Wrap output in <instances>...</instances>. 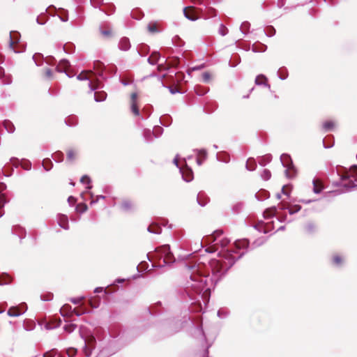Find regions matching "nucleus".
Segmentation results:
<instances>
[{
	"instance_id": "1",
	"label": "nucleus",
	"mask_w": 357,
	"mask_h": 357,
	"mask_svg": "<svg viewBox=\"0 0 357 357\" xmlns=\"http://www.w3.org/2000/svg\"><path fill=\"white\" fill-rule=\"evenodd\" d=\"M249 245V241L246 238L237 240L234 243V248L227 249L222 251L223 257L220 260H213L211 262V268L212 271V277L209 275H202L196 273H192L190 275L189 280L186 282V288L188 294L192 300H196L192 298L195 293L199 296L202 293L203 295H208L211 287L215 284L220 278L226 273V272L235 264L236 261L240 259L244 252H241L238 257L234 256L236 252V250L247 248Z\"/></svg>"
},
{
	"instance_id": "2",
	"label": "nucleus",
	"mask_w": 357,
	"mask_h": 357,
	"mask_svg": "<svg viewBox=\"0 0 357 357\" xmlns=\"http://www.w3.org/2000/svg\"><path fill=\"white\" fill-rule=\"evenodd\" d=\"M280 162L284 167L286 168L285 174L288 178H292L295 174L294 166L289 155L283 153L280 156Z\"/></svg>"
},
{
	"instance_id": "3",
	"label": "nucleus",
	"mask_w": 357,
	"mask_h": 357,
	"mask_svg": "<svg viewBox=\"0 0 357 357\" xmlns=\"http://www.w3.org/2000/svg\"><path fill=\"white\" fill-rule=\"evenodd\" d=\"M161 257L163 258V262L165 264H172L175 261V258L170 250L169 245H164L158 249Z\"/></svg>"
},
{
	"instance_id": "4",
	"label": "nucleus",
	"mask_w": 357,
	"mask_h": 357,
	"mask_svg": "<svg viewBox=\"0 0 357 357\" xmlns=\"http://www.w3.org/2000/svg\"><path fill=\"white\" fill-rule=\"evenodd\" d=\"M77 79L78 80H89V86L90 88V91L92 92L95 91L97 88L99 87V81L96 79L95 83H93V80L92 79L91 76H89L86 73L82 72L77 76Z\"/></svg>"
},
{
	"instance_id": "5",
	"label": "nucleus",
	"mask_w": 357,
	"mask_h": 357,
	"mask_svg": "<svg viewBox=\"0 0 357 357\" xmlns=\"http://www.w3.org/2000/svg\"><path fill=\"white\" fill-rule=\"evenodd\" d=\"M93 69L95 70L94 73H91L92 75L101 77L103 79H105L107 77L104 75V71L105 70V67L104 64L99 61H95L93 63Z\"/></svg>"
},
{
	"instance_id": "6",
	"label": "nucleus",
	"mask_w": 357,
	"mask_h": 357,
	"mask_svg": "<svg viewBox=\"0 0 357 357\" xmlns=\"http://www.w3.org/2000/svg\"><path fill=\"white\" fill-rule=\"evenodd\" d=\"M70 66V62L66 59H62L60 61L59 65L56 66V70L59 73H64L68 77H73V74L68 72L67 68Z\"/></svg>"
},
{
	"instance_id": "7",
	"label": "nucleus",
	"mask_w": 357,
	"mask_h": 357,
	"mask_svg": "<svg viewBox=\"0 0 357 357\" xmlns=\"http://www.w3.org/2000/svg\"><path fill=\"white\" fill-rule=\"evenodd\" d=\"M73 312H75V309H73L72 307L68 304H65L61 309V314L63 317L70 318L73 315Z\"/></svg>"
},
{
	"instance_id": "8",
	"label": "nucleus",
	"mask_w": 357,
	"mask_h": 357,
	"mask_svg": "<svg viewBox=\"0 0 357 357\" xmlns=\"http://www.w3.org/2000/svg\"><path fill=\"white\" fill-rule=\"evenodd\" d=\"M179 169L184 181L190 182L193 179V172L190 168L187 167L184 169H182L181 168H179Z\"/></svg>"
},
{
	"instance_id": "9",
	"label": "nucleus",
	"mask_w": 357,
	"mask_h": 357,
	"mask_svg": "<svg viewBox=\"0 0 357 357\" xmlns=\"http://www.w3.org/2000/svg\"><path fill=\"white\" fill-rule=\"evenodd\" d=\"M255 82L256 85H258V86L263 85L269 89H271L270 84H268L267 82V77L264 75L261 74V75H257L255 78Z\"/></svg>"
},
{
	"instance_id": "10",
	"label": "nucleus",
	"mask_w": 357,
	"mask_h": 357,
	"mask_svg": "<svg viewBox=\"0 0 357 357\" xmlns=\"http://www.w3.org/2000/svg\"><path fill=\"white\" fill-rule=\"evenodd\" d=\"M58 223L59 225L66 229H69V225H68V217L66 215H59L58 217Z\"/></svg>"
},
{
	"instance_id": "11",
	"label": "nucleus",
	"mask_w": 357,
	"mask_h": 357,
	"mask_svg": "<svg viewBox=\"0 0 357 357\" xmlns=\"http://www.w3.org/2000/svg\"><path fill=\"white\" fill-rule=\"evenodd\" d=\"M119 47L121 50L127 51L130 47V40L128 38H122L119 43Z\"/></svg>"
},
{
	"instance_id": "12",
	"label": "nucleus",
	"mask_w": 357,
	"mask_h": 357,
	"mask_svg": "<svg viewBox=\"0 0 357 357\" xmlns=\"http://www.w3.org/2000/svg\"><path fill=\"white\" fill-rule=\"evenodd\" d=\"M198 158H197V164L199 166H201L203 163V161L206 159L207 153L204 149L197 151Z\"/></svg>"
},
{
	"instance_id": "13",
	"label": "nucleus",
	"mask_w": 357,
	"mask_h": 357,
	"mask_svg": "<svg viewBox=\"0 0 357 357\" xmlns=\"http://www.w3.org/2000/svg\"><path fill=\"white\" fill-rule=\"evenodd\" d=\"M160 57V53L158 52H153L151 56L148 58L147 61L151 65H155Z\"/></svg>"
},
{
	"instance_id": "14",
	"label": "nucleus",
	"mask_w": 357,
	"mask_h": 357,
	"mask_svg": "<svg viewBox=\"0 0 357 357\" xmlns=\"http://www.w3.org/2000/svg\"><path fill=\"white\" fill-rule=\"evenodd\" d=\"M147 231L149 233L155 234H160L161 233V231H162V229L157 224L153 223L151 225L148 227Z\"/></svg>"
},
{
	"instance_id": "15",
	"label": "nucleus",
	"mask_w": 357,
	"mask_h": 357,
	"mask_svg": "<svg viewBox=\"0 0 357 357\" xmlns=\"http://www.w3.org/2000/svg\"><path fill=\"white\" fill-rule=\"evenodd\" d=\"M3 125L8 132L13 133L15 132V128L13 123L11 121H10L9 120H5L3 122Z\"/></svg>"
},
{
	"instance_id": "16",
	"label": "nucleus",
	"mask_w": 357,
	"mask_h": 357,
	"mask_svg": "<svg viewBox=\"0 0 357 357\" xmlns=\"http://www.w3.org/2000/svg\"><path fill=\"white\" fill-rule=\"evenodd\" d=\"M277 208L273 206L272 208H267L264 212V217L265 219L273 217L276 214Z\"/></svg>"
},
{
	"instance_id": "17",
	"label": "nucleus",
	"mask_w": 357,
	"mask_h": 357,
	"mask_svg": "<svg viewBox=\"0 0 357 357\" xmlns=\"http://www.w3.org/2000/svg\"><path fill=\"white\" fill-rule=\"evenodd\" d=\"M222 234V231H215L211 236H206L205 241L208 243H213L217 241V238Z\"/></svg>"
},
{
	"instance_id": "18",
	"label": "nucleus",
	"mask_w": 357,
	"mask_h": 357,
	"mask_svg": "<svg viewBox=\"0 0 357 357\" xmlns=\"http://www.w3.org/2000/svg\"><path fill=\"white\" fill-rule=\"evenodd\" d=\"M65 122L67 126L73 127L77 125L78 119L77 117L75 116H70L66 119Z\"/></svg>"
},
{
	"instance_id": "19",
	"label": "nucleus",
	"mask_w": 357,
	"mask_h": 357,
	"mask_svg": "<svg viewBox=\"0 0 357 357\" xmlns=\"http://www.w3.org/2000/svg\"><path fill=\"white\" fill-rule=\"evenodd\" d=\"M272 160V155L271 154H267L266 155L261 156L259 160V164L261 166H266L268 163H269Z\"/></svg>"
},
{
	"instance_id": "20",
	"label": "nucleus",
	"mask_w": 357,
	"mask_h": 357,
	"mask_svg": "<svg viewBox=\"0 0 357 357\" xmlns=\"http://www.w3.org/2000/svg\"><path fill=\"white\" fill-rule=\"evenodd\" d=\"M147 29L148 31L151 33H156L160 32V30L157 26V22H151L147 25Z\"/></svg>"
},
{
	"instance_id": "21",
	"label": "nucleus",
	"mask_w": 357,
	"mask_h": 357,
	"mask_svg": "<svg viewBox=\"0 0 357 357\" xmlns=\"http://www.w3.org/2000/svg\"><path fill=\"white\" fill-rule=\"evenodd\" d=\"M266 49L267 46L261 43H259V45L254 44L252 47V50L254 52H264Z\"/></svg>"
},
{
	"instance_id": "22",
	"label": "nucleus",
	"mask_w": 357,
	"mask_h": 357,
	"mask_svg": "<svg viewBox=\"0 0 357 357\" xmlns=\"http://www.w3.org/2000/svg\"><path fill=\"white\" fill-rule=\"evenodd\" d=\"M245 167L249 171H254L257 167V164L254 158H249L247 161Z\"/></svg>"
},
{
	"instance_id": "23",
	"label": "nucleus",
	"mask_w": 357,
	"mask_h": 357,
	"mask_svg": "<svg viewBox=\"0 0 357 357\" xmlns=\"http://www.w3.org/2000/svg\"><path fill=\"white\" fill-rule=\"evenodd\" d=\"M107 98V93L104 91L96 93L94 94V100L96 102L104 101Z\"/></svg>"
},
{
	"instance_id": "24",
	"label": "nucleus",
	"mask_w": 357,
	"mask_h": 357,
	"mask_svg": "<svg viewBox=\"0 0 357 357\" xmlns=\"http://www.w3.org/2000/svg\"><path fill=\"white\" fill-rule=\"evenodd\" d=\"M9 317H19L21 313L19 312L18 309L16 307H11L7 312Z\"/></svg>"
},
{
	"instance_id": "25",
	"label": "nucleus",
	"mask_w": 357,
	"mask_h": 357,
	"mask_svg": "<svg viewBox=\"0 0 357 357\" xmlns=\"http://www.w3.org/2000/svg\"><path fill=\"white\" fill-rule=\"evenodd\" d=\"M250 27V24L248 22L245 21L241 24V25L240 26V31H241V33L243 35H245L248 33V31H249Z\"/></svg>"
},
{
	"instance_id": "26",
	"label": "nucleus",
	"mask_w": 357,
	"mask_h": 357,
	"mask_svg": "<svg viewBox=\"0 0 357 357\" xmlns=\"http://www.w3.org/2000/svg\"><path fill=\"white\" fill-rule=\"evenodd\" d=\"M278 73V77L282 80L286 79L288 77L287 70L285 68H280Z\"/></svg>"
},
{
	"instance_id": "27",
	"label": "nucleus",
	"mask_w": 357,
	"mask_h": 357,
	"mask_svg": "<svg viewBox=\"0 0 357 357\" xmlns=\"http://www.w3.org/2000/svg\"><path fill=\"white\" fill-rule=\"evenodd\" d=\"M132 207V204L130 200H124L121 204V208L125 211H130Z\"/></svg>"
},
{
	"instance_id": "28",
	"label": "nucleus",
	"mask_w": 357,
	"mask_h": 357,
	"mask_svg": "<svg viewBox=\"0 0 357 357\" xmlns=\"http://www.w3.org/2000/svg\"><path fill=\"white\" fill-rule=\"evenodd\" d=\"M334 127L335 123L332 121H326L323 123V128L326 132L333 130Z\"/></svg>"
},
{
	"instance_id": "29",
	"label": "nucleus",
	"mask_w": 357,
	"mask_h": 357,
	"mask_svg": "<svg viewBox=\"0 0 357 357\" xmlns=\"http://www.w3.org/2000/svg\"><path fill=\"white\" fill-rule=\"evenodd\" d=\"M312 183H313V192L315 194H319L321 192L323 187L321 185H318V181L316 179L313 180Z\"/></svg>"
},
{
	"instance_id": "30",
	"label": "nucleus",
	"mask_w": 357,
	"mask_h": 357,
	"mask_svg": "<svg viewBox=\"0 0 357 357\" xmlns=\"http://www.w3.org/2000/svg\"><path fill=\"white\" fill-rule=\"evenodd\" d=\"M52 158L56 162H61L63 160V153L61 151H57L52 155Z\"/></svg>"
},
{
	"instance_id": "31",
	"label": "nucleus",
	"mask_w": 357,
	"mask_h": 357,
	"mask_svg": "<svg viewBox=\"0 0 357 357\" xmlns=\"http://www.w3.org/2000/svg\"><path fill=\"white\" fill-rule=\"evenodd\" d=\"M342 186L345 188V190H341L340 192H338L337 190L335 191L336 195H339L340 193L345 192H349L352 188H354L356 185L354 183H352V184H343Z\"/></svg>"
},
{
	"instance_id": "32",
	"label": "nucleus",
	"mask_w": 357,
	"mask_h": 357,
	"mask_svg": "<svg viewBox=\"0 0 357 357\" xmlns=\"http://www.w3.org/2000/svg\"><path fill=\"white\" fill-rule=\"evenodd\" d=\"M316 226L313 222H307L305 225V230L307 233L311 234L315 231Z\"/></svg>"
},
{
	"instance_id": "33",
	"label": "nucleus",
	"mask_w": 357,
	"mask_h": 357,
	"mask_svg": "<svg viewBox=\"0 0 357 357\" xmlns=\"http://www.w3.org/2000/svg\"><path fill=\"white\" fill-rule=\"evenodd\" d=\"M266 238L265 237L259 238L253 242L252 245L254 248L259 247V246L263 245L266 242Z\"/></svg>"
},
{
	"instance_id": "34",
	"label": "nucleus",
	"mask_w": 357,
	"mask_h": 357,
	"mask_svg": "<svg viewBox=\"0 0 357 357\" xmlns=\"http://www.w3.org/2000/svg\"><path fill=\"white\" fill-rule=\"evenodd\" d=\"M80 182L82 183L88 184L87 189H91L92 188V186L90 185L91 178L87 175L82 176L80 178Z\"/></svg>"
},
{
	"instance_id": "35",
	"label": "nucleus",
	"mask_w": 357,
	"mask_h": 357,
	"mask_svg": "<svg viewBox=\"0 0 357 357\" xmlns=\"http://www.w3.org/2000/svg\"><path fill=\"white\" fill-rule=\"evenodd\" d=\"M76 154H77V153L74 150H73V149L68 150L67 152L68 160L71 161V162L73 161L75 159Z\"/></svg>"
},
{
	"instance_id": "36",
	"label": "nucleus",
	"mask_w": 357,
	"mask_h": 357,
	"mask_svg": "<svg viewBox=\"0 0 357 357\" xmlns=\"http://www.w3.org/2000/svg\"><path fill=\"white\" fill-rule=\"evenodd\" d=\"M271 176V172L266 169H264L261 174V178L265 181H268V179H270Z\"/></svg>"
},
{
	"instance_id": "37",
	"label": "nucleus",
	"mask_w": 357,
	"mask_h": 357,
	"mask_svg": "<svg viewBox=\"0 0 357 357\" xmlns=\"http://www.w3.org/2000/svg\"><path fill=\"white\" fill-rule=\"evenodd\" d=\"M342 262H343V259H342V258L340 256L335 255V256L333 257V263L334 265H335L337 266H341Z\"/></svg>"
},
{
	"instance_id": "38",
	"label": "nucleus",
	"mask_w": 357,
	"mask_h": 357,
	"mask_svg": "<svg viewBox=\"0 0 357 357\" xmlns=\"http://www.w3.org/2000/svg\"><path fill=\"white\" fill-rule=\"evenodd\" d=\"M218 33L222 36H225L228 33V29L224 24H221L218 29Z\"/></svg>"
},
{
	"instance_id": "39",
	"label": "nucleus",
	"mask_w": 357,
	"mask_h": 357,
	"mask_svg": "<svg viewBox=\"0 0 357 357\" xmlns=\"http://www.w3.org/2000/svg\"><path fill=\"white\" fill-rule=\"evenodd\" d=\"M43 167L46 171H50L52 168V163L50 160L45 159L43 163Z\"/></svg>"
},
{
	"instance_id": "40",
	"label": "nucleus",
	"mask_w": 357,
	"mask_h": 357,
	"mask_svg": "<svg viewBox=\"0 0 357 357\" xmlns=\"http://www.w3.org/2000/svg\"><path fill=\"white\" fill-rule=\"evenodd\" d=\"M265 34L268 37L273 36L275 34V29L273 26H270L266 28L265 31Z\"/></svg>"
},
{
	"instance_id": "41",
	"label": "nucleus",
	"mask_w": 357,
	"mask_h": 357,
	"mask_svg": "<svg viewBox=\"0 0 357 357\" xmlns=\"http://www.w3.org/2000/svg\"><path fill=\"white\" fill-rule=\"evenodd\" d=\"M40 299L45 301H50L53 299V294L46 293L40 296Z\"/></svg>"
},
{
	"instance_id": "42",
	"label": "nucleus",
	"mask_w": 357,
	"mask_h": 357,
	"mask_svg": "<svg viewBox=\"0 0 357 357\" xmlns=\"http://www.w3.org/2000/svg\"><path fill=\"white\" fill-rule=\"evenodd\" d=\"M202 196H203V194L199 193L197 195V201L201 206H204L207 204V200L206 199L202 200Z\"/></svg>"
},
{
	"instance_id": "43",
	"label": "nucleus",
	"mask_w": 357,
	"mask_h": 357,
	"mask_svg": "<svg viewBox=\"0 0 357 357\" xmlns=\"http://www.w3.org/2000/svg\"><path fill=\"white\" fill-rule=\"evenodd\" d=\"M229 242H230L229 239H228L227 238H223L221 240H220L218 242H217L216 244H220V246L223 248L226 247L229 243Z\"/></svg>"
},
{
	"instance_id": "44",
	"label": "nucleus",
	"mask_w": 357,
	"mask_h": 357,
	"mask_svg": "<svg viewBox=\"0 0 357 357\" xmlns=\"http://www.w3.org/2000/svg\"><path fill=\"white\" fill-rule=\"evenodd\" d=\"M131 111L135 115H139V110L137 105V102L131 103Z\"/></svg>"
},
{
	"instance_id": "45",
	"label": "nucleus",
	"mask_w": 357,
	"mask_h": 357,
	"mask_svg": "<svg viewBox=\"0 0 357 357\" xmlns=\"http://www.w3.org/2000/svg\"><path fill=\"white\" fill-rule=\"evenodd\" d=\"M77 328V325L75 324H70L64 326V330L71 333Z\"/></svg>"
},
{
	"instance_id": "46",
	"label": "nucleus",
	"mask_w": 357,
	"mask_h": 357,
	"mask_svg": "<svg viewBox=\"0 0 357 357\" xmlns=\"http://www.w3.org/2000/svg\"><path fill=\"white\" fill-rule=\"evenodd\" d=\"M32 58H33V60L34 61L36 66L41 65V63L39 61V59H40V58L43 59V56L40 54H35Z\"/></svg>"
},
{
	"instance_id": "47",
	"label": "nucleus",
	"mask_w": 357,
	"mask_h": 357,
	"mask_svg": "<svg viewBox=\"0 0 357 357\" xmlns=\"http://www.w3.org/2000/svg\"><path fill=\"white\" fill-rule=\"evenodd\" d=\"M15 34H18L17 32H10V42L9 45L11 48H13V46L14 43H15L16 40L15 38Z\"/></svg>"
},
{
	"instance_id": "48",
	"label": "nucleus",
	"mask_w": 357,
	"mask_h": 357,
	"mask_svg": "<svg viewBox=\"0 0 357 357\" xmlns=\"http://www.w3.org/2000/svg\"><path fill=\"white\" fill-rule=\"evenodd\" d=\"M162 132V128L160 126L155 127L153 131V135H155V137H158Z\"/></svg>"
},
{
	"instance_id": "49",
	"label": "nucleus",
	"mask_w": 357,
	"mask_h": 357,
	"mask_svg": "<svg viewBox=\"0 0 357 357\" xmlns=\"http://www.w3.org/2000/svg\"><path fill=\"white\" fill-rule=\"evenodd\" d=\"M301 208L300 205H294L292 208L289 209V213L291 215H293L297 212H298Z\"/></svg>"
},
{
	"instance_id": "50",
	"label": "nucleus",
	"mask_w": 357,
	"mask_h": 357,
	"mask_svg": "<svg viewBox=\"0 0 357 357\" xmlns=\"http://www.w3.org/2000/svg\"><path fill=\"white\" fill-rule=\"evenodd\" d=\"M57 351L56 349H52L49 351L45 352L43 354V357H54Z\"/></svg>"
},
{
	"instance_id": "51",
	"label": "nucleus",
	"mask_w": 357,
	"mask_h": 357,
	"mask_svg": "<svg viewBox=\"0 0 357 357\" xmlns=\"http://www.w3.org/2000/svg\"><path fill=\"white\" fill-rule=\"evenodd\" d=\"M152 134H153V132L151 133L149 130H146L144 131V136L147 142L151 141Z\"/></svg>"
},
{
	"instance_id": "52",
	"label": "nucleus",
	"mask_w": 357,
	"mask_h": 357,
	"mask_svg": "<svg viewBox=\"0 0 357 357\" xmlns=\"http://www.w3.org/2000/svg\"><path fill=\"white\" fill-rule=\"evenodd\" d=\"M84 298V296H80L77 298H72L70 299V302H72L73 304H79L83 299Z\"/></svg>"
},
{
	"instance_id": "53",
	"label": "nucleus",
	"mask_w": 357,
	"mask_h": 357,
	"mask_svg": "<svg viewBox=\"0 0 357 357\" xmlns=\"http://www.w3.org/2000/svg\"><path fill=\"white\" fill-rule=\"evenodd\" d=\"M103 0H91V3L93 7L98 8L102 3Z\"/></svg>"
},
{
	"instance_id": "54",
	"label": "nucleus",
	"mask_w": 357,
	"mask_h": 357,
	"mask_svg": "<svg viewBox=\"0 0 357 357\" xmlns=\"http://www.w3.org/2000/svg\"><path fill=\"white\" fill-rule=\"evenodd\" d=\"M211 79V75L208 72H205L202 74V79L204 82H208Z\"/></svg>"
},
{
	"instance_id": "55",
	"label": "nucleus",
	"mask_w": 357,
	"mask_h": 357,
	"mask_svg": "<svg viewBox=\"0 0 357 357\" xmlns=\"http://www.w3.org/2000/svg\"><path fill=\"white\" fill-rule=\"evenodd\" d=\"M186 9H187V8H185L183 9V13H184L185 17L191 21H195L196 20V18L193 15H190L188 13H187Z\"/></svg>"
},
{
	"instance_id": "56",
	"label": "nucleus",
	"mask_w": 357,
	"mask_h": 357,
	"mask_svg": "<svg viewBox=\"0 0 357 357\" xmlns=\"http://www.w3.org/2000/svg\"><path fill=\"white\" fill-rule=\"evenodd\" d=\"M47 20L43 19V14L40 17H38L36 19V22L38 24L43 25L46 23Z\"/></svg>"
},
{
	"instance_id": "57",
	"label": "nucleus",
	"mask_w": 357,
	"mask_h": 357,
	"mask_svg": "<svg viewBox=\"0 0 357 357\" xmlns=\"http://www.w3.org/2000/svg\"><path fill=\"white\" fill-rule=\"evenodd\" d=\"M228 315V313L226 312H224L223 310H219L218 311V317L221 318V319H223V318H225L227 317Z\"/></svg>"
},
{
	"instance_id": "58",
	"label": "nucleus",
	"mask_w": 357,
	"mask_h": 357,
	"mask_svg": "<svg viewBox=\"0 0 357 357\" xmlns=\"http://www.w3.org/2000/svg\"><path fill=\"white\" fill-rule=\"evenodd\" d=\"M22 167L26 170H29L31 169V164L29 161H26L24 164H22Z\"/></svg>"
},
{
	"instance_id": "59",
	"label": "nucleus",
	"mask_w": 357,
	"mask_h": 357,
	"mask_svg": "<svg viewBox=\"0 0 357 357\" xmlns=\"http://www.w3.org/2000/svg\"><path fill=\"white\" fill-rule=\"evenodd\" d=\"M101 33L105 36V37H109L112 35V31L111 30H103V31H101Z\"/></svg>"
},
{
	"instance_id": "60",
	"label": "nucleus",
	"mask_w": 357,
	"mask_h": 357,
	"mask_svg": "<svg viewBox=\"0 0 357 357\" xmlns=\"http://www.w3.org/2000/svg\"><path fill=\"white\" fill-rule=\"evenodd\" d=\"M218 160L223 162H228L229 161V157L228 155H225L224 158L218 156Z\"/></svg>"
},
{
	"instance_id": "61",
	"label": "nucleus",
	"mask_w": 357,
	"mask_h": 357,
	"mask_svg": "<svg viewBox=\"0 0 357 357\" xmlns=\"http://www.w3.org/2000/svg\"><path fill=\"white\" fill-rule=\"evenodd\" d=\"M45 75L49 79L52 77V72L51 69H50V68L46 69Z\"/></svg>"
},
{
	"instance_id": "62",
	"label": "nucleus",
	"mask_w": 357,
	"mask_h": 357,
	"mask_svg": "<svg viewBox=\"0 0 357 357\" xmlns=\"http://www.w3.org/2000/svg\"><path fill=\"white\" fill-rule=\"evenodd\" d=\"M11 79L10 77H5L4 79L2 81L3 84H10L11 83Z\"/></svg>"
},
{
	"instance_id": "63",
	"label": "nucleus",
	"mask_w": 357,
	"mask_h": 357,
	"mask_svg": "<svg viewBox=\"0 0 357 357\" xmlns=\"http://www.w3.org/2000/svg\"><path fill=\"white\" fill-rule=\"evenodd\" d=\"M68 202L70 204V205H72V204H74L76 202V199L74 197H73V196H70L68 198Z\"/></svg>"
},
{
	"instance_id": "64",
	"label": "nucleus",
	"mask_w": 357,
	"mask_h": 357,
	"mask_svg": "<svg viewBox=\"0 0 357 357\" xmlns=\"http://www.w3.org/2000/svg\"><path fill=\"white\" fill-rule=\"evenodd\" d=\"M6 203L5 197L2 195H0V208H3Z\"/></svg>"
}]
</instances>
